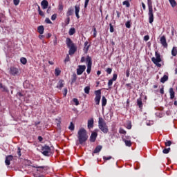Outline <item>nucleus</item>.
<instances>
[{
	"mask_svg": "<svg viewBox=\"0 0 177 177\" xmlns=\"http://www.w3.org/2000/svg\"><path fill=\"white\" fill-rule=\"evenodd\" d=\"M77 138L80 145H82L86 140H88V134L86 133V130H85L84 128L80 129L77 133Z\"/></svg>",
	"mask_w": 177,
	"mask_h": 177,
	"instance_id": "nucleus-1",
	"label": "nucleus"
},
{
	"mask_svg": "<svg viewBox=\"0 0 177 177\" xmlns=\"http://www.w3.org/2000/svg\"><path fill=\"white\" fill-rule=\"evenodd\" d=\"M147 5L149 9V23L150 24H152L153 21H154V15L153 14V2L151 1V0H147Z\"/></svg>",
	"mask_w": 177,
	"mask_h": 177,
	"instance_id": "nucleus-2",
	"label": "nucleus"
},
{
	"mask_svg": "<svg viewBox=\"0 0 177 177\" xmlns=\"http://www.w3.org/2000/svg\"><path fill=\"white\" fill-rule=\"evenodd\" d=\"M66 45L68 48H69V55L71 56V55H74L75 52H77V47H75V44L73 43V41H71V39L66 38Z\"/></svg>",
	"mask_w": 177,
	"mask_h": 177,
	"instance_id": "nucleus-3",
	"label": "nucleus"
},
{
	"mask_svg": "<svg viewBox=\"0 0 177 177\" xmlns=\"http://www.w3.org/2000/svg\"><path fill=\"white\" fill-rule=\"evenodd\" d=\"M151 62L153 63L154 65H156L158 67H161V63L162 62V59H161V55L156 51L155 53V57L151 58Z\"/></svg>",
	"mask_w": 177,
	"mask_h": 177,
	"instance_id": "nucleus-4",
	"label": "nucleus"
},
{
	"mask_svg": "<svg viewBox=\"0 0 177 177\" xmlns=\"http://www.w3.org/2000/svg\"><path fill=\"white\" fill-rule=\"evenodd\" d=\"M86 63L87 65L86 73L87 74H91V71L92 70V58L89 55L86 58Z\"/></svg>",
	"mask_w": 177,
	"mask_h": 177,
	"instance_id": "nucleus-5",
	"label": "nucleus"
},
{
	"mask_svg": "<svg viewBox=\"0 0 177 177\" xmlns=\"http://www.w3.org/2000/svg\"><path fill=\"white\" fill-rule=\"evenodd\" d=\"M95 104L99 105L100 104V99H102V91L100 90H97L95 91Z\"/></svg>",
	"mask_w": 177,
	"mask_h": 177,
	"instance_id": "nucleus-6",
	"label": "nucleus"
},
{
	"mask_svg": "<svg viewBox=\"0 0 177 177\" xmlns=\"http://www.w3.org/2000/svg\"><path fill=\"white\" fill-rule=\"evenodd\" d=\"M41 153L44 156H50V147L48 145L42 147Z\"/></svg>",
	"mask_w": 177,
	"mask_h": 177,
	"instance_id": "nucleus-7",
	"label": "nucleus"
},
{
	"mask_svg": "<svg viewBox=\"0 0 177 177\" xmlns=\"http://www.w3.org/2000/svg\"><path fill=\"white\" fill-rule=\"evenodd\" d=\"M86 70V66L85 65H79L77 68V75H81Z\"/></svg>",
	"mask_w": 177,
	"mask_h": 177,
	"instance_id": "nucleus-8",
	"label": "nucleus"
},
{
	"mask_svg": "<svg viewBox=\"0 0 177 177\" xmlns=\"http://www.w3.org/2000/svg\"><path fill=\"white\" fill-rule=\"evenodd\" d=\"M99 129L103 132V133H108L109 132V127H107V124L104 123V124L98 125Z\"/></svg>",
	"mask_w": 177,
	"mask_h": 177,
	"instance_id": "nucleus-9",
	"label": "nucleus"
},
{
	"mask_svg": "<svg viewBox=\"0 0 177 177\" xmlns=\"http://www.w3.org/2000/svg\"><path fill=\"white\" fill-rule=\"evenodd\" d=\"M160 41L164 48H168V43H167V38L165 35L160 37Z\"/></svg>",
	"mask_w": 177,
	"mask_h": 177,
	"instance_id": "nucleus-10",
	"label": "nucleus"
},
{
	"mask_svg": "<svg viewBox=\"0 0 177 177\" xmlns=\"http://www.w3.org/2000/svg\"><path fill=\"white\" fill-rule=\"evenodd\" d=\"M10 74H11V75H17L19 74V69L15 67H11L10 69Z\"/></svg>",
	"mask_w": 177,
	"mask_h": 177,
	"instance_id": "nucleus-11",
	"label": "nucleus"
},
{
	"mask_svg": "<svg viewBox=\"0 0 177 177\" xmlns=\"http://www.w3.org/2000/svg\"><path fill=\"white\" fill-rule=\"evenodd\" d=\"M80 4L75 5V14L77 19H80Z\"/></svg>",
	"mask_w": 177,
	"mask_h": 177,
	"instance_id": "nucleus-12",
	"label": "nucleus"
},
{
	"mask_svg": "<svg viewBox=\"0 0 177 177\" xmlns=\"http://www.w3.org/2000/svg\"><path fill=\"white\" fill-rule=\"evenodd\" d=\"M89 48H91V44H89V43L88 42V41H86L84 42V52L85 53H88V51L89 50Z\"/></svg>",
	"mask_w": 177,
	"mask_h": 177,
	"instance_id": "nucleus-13",
	"label": "nucleus"
},
{
	"mask_svg": "<svg viewBox=\"0 0 177 177\" xmlns=\"http://www.w3.org/2000/svg\"><path fill=\"white\" fill-rule=\"evenodd\" d=\"M93 124H94V120L93 118H91L88 120L87 122V127L88 129H92L93 128Z\"/></svg>",
	"mask_w": 177,
	"mask_h": 177,
	"instance_id": "nucleus-14",
	"label": "nucleus"
},
{
	"mask_svg": "<svg viewBox=\"0 0 177 177\" xmlns=\"http://www.w3.org/2000/svg\"><path fill=\"white\" fill-rule=\"evenodd\" d=\"M97 138V133L93 132L90 136V142H95Z\"/></svg>",
	"mask_w": 177,
	"mask_h": 177,
	"instance_id": "nucleus-15",
	"label": "nucleus"
},
{
	"mask_svg": "<svg viewBox=\"0 0 177 177\" xmlns=\"http://www.w3.org/2000/svg\"><path fill=\"white\" fill-rule=\"evenodd\" d=\"M41 6L42 9H48V6H49V3L46 0H43L41 2Z\"/></svg>",
	"mask_w": 177,
	"mask_h": 177,
	"instance_id": "nucleus-16",
	"label": "nucleus"
},
{
	"mask_svg": "<svg viewBox=\"0 0 177 177\" xmlns=\"http://www.w3.org/2000/svg\"><path fill=\"white\" fill-rule=\"evenodd\" d=\"M12 160H13V156L12 155L6 156L5 160L6 165H10V161H12Z\"/></svg>",
	"mask_w": 177,
	"mask_h": 177,
	"instance_id": "nucleus-17",
	"label": "nucleus"
},
{
	"mask_svg": "<svg viewBox=\"0 0 177 177\" xmlns=\"http://www.w3.org/2000/svg\"><path fill=\"white\" fill-rule=\"evenodd\" d=\"M122 141L124 142L126 146L128 147H131L132 146V142H131V140H127L125 138L122 137Z\"/></svg>",
	"mask_w": 177,
	"mask_h": 177,
	"instance_id": "nucleus-18",
	"label": "nucleus"
},
{
	"mask_svg": "<svg viewBox=\"0 0 177 177\" xmlns=\"http://www.w3.org/2000/svg\"><path fill=\"white\" fill-rule=\"evenodd\" d=\"M63 86H64V80H60L57 83V88L58 89H62Z\"/></svg>",
	"mask_w": 177,
	"mask_h": 177,
	"instance_id": "nucleus-19",
	"label": "nucleus"
},
{
	"mask_svg": "<svg viewBox=\"0 0 177 177\" xmlns=\"http://www.w3.org/2000/svg\"><path fill=\"white\" fill-rule=\"evenodd\" d=\"M169 95H170V99H174L175 98V91H174L173 88H169Z\"/></svg>",
	"mask_w": 177,
	"mask_h": 177,
	"instance_id": "nucleus-20",
	"label": "nucleus"
},
{
	"mask_svg": "<svg viewBox=\"0 0 177 177\" xmlns=\"http://www.w3.org/2000/svg\"><path fill=\"white\" fill-rule=\"evenodd\" d=\"M102 145H98L95 147V150L93 151V153L95 154L97 153H100V151L102 150Z\"/></svg>",
	"mask_w": 177,
	"mask_h": 177,
	"instance_id": "nucleus-21",
	"label": "nucleus"
},
{
	"mask_svg": "<svg viewBox=\"0 0 177 177\" xmlns=\"http://www.w3.org/2000/svg\"><path fill=\"white\" fill-rule=\"evenodd\" d=\"M37 31L39 33H40L41 35L44 34V26H39L37 28Z\"/></svg>",
	"mask_w": 177,
	"mask_h": 177,
	"instance_id": "nucleus-22",
	"label": "nucleus"
},
{
	"mask_svg": "<svg viewBox=\"0 0 177 177\" xmlns=\"http://www.w3.org/2000/svg\"><path fill=\"white\" fill-rule=\"evenodd\" d=\"M107 104V99H106V97L103 96L102 98V107H104Z\"/></svg>",
	"mask_w": 177,
	"mask_h": 177,
	"instance_id": "nucleus-23",
	"label": "nucleus"
},
{
	"mask_svg": "<svg viewBox=\"0 0 177 177\" xmlns=\"http://www.w3.org/2000/svg\"><path fill=\"white\" fill-rule=\"evenodd\" d=\"M171 55L174 57L177 55V47H173L171 50Z\"/></svg>",
	"mask_w": 177,
	"mask_h": 177,
	"instance_id": "nucleus-24",
	"label": "nucleus"
},
{
	"mask_svg": "<svg viewBox=\"0 0 177 177\" xmlns=\"http://www.w3.org/2000/svg\"><path fill=\"white\" fill-rule=\"evenodd\" d=\"M167 80H168V75H164V76L160 79V82H162V84H164L165 82H166Z\"/></svg>",
	"mask_w": 177,
	"mask_h": 177,
	"instance_id": "nucleus-25",
	"label": "nucleus"
},
{
	"mask_svg": "<svg viewBox=\"0 0 177 177\" xmlns=\"http://www.w3.org/2000/svg\"><path fill=\"white\" fill-rule=\"evenodd\" d=\"M0 89H1L2 92H8V88L6 86H3L2 83H0Z\"/></svg>",
	"mask_w": 177,
	"mask_h": 177,
	"instance_id": "nucleus-26",
	"label": "nucleus"
},
{
	"mask_svg": "<svg viewBox=\"0 0 177 177\" xmlns=\"http://www.w3.org/2000/svg\"><path fill=\"white\" fill-rule=\"evenodd\" d=\"M169 2L172 8L176 6V1L175 0H169Z\"/></svg>",
	"mask_w": 177,
	"mask_h": 177,
	"instance_id": "nucleus-27",
	"label": "nucleus"
},
{
	"mask_svg": "<svg viewBox=\"0 0 177 177\" xmlns=\"http://www.w3.org/2000/svg\"><path fill=\"white\" fill-rule=\"evenodd\" d=\"M60 73H62V71L59 69V68H56L55 70V74L56 77H59V75H60Z\"/></svg>",
	"mask_w": 177,
	"mask_h": 177,
	"instance_id": "nucleus-28",
	"label": "nucleus"
},
{
	"mask_svg": "<svg viewBox=\"0 0 177 177\" xmlns=\"http://www.w3.org/2000/svg\"><path fill=\"white\" fill-rule=\"evenodd\" d=\"M104 124H106V122H104L103 118H99L98 125H103Z\"/></svg>",
	"mask_w": 177,
	"mask_h": 177,
	"instance_id": "nucleus-29",
	"label": "nucleus"
},
{
	"mask_svg": "<svg viewBox=\"0 0 177 177\" xmlns=\"http://www.w3.org/2000/svg\"><path fill=\"white\" fill-rule=\"evenodd\" d=\"M137 104L139 107H143V103L142 102V99L139 98L137 100Z\"/></svg>",
	"mask_w": 177,
	"mask_h": 177,
	"instance_id": "nucleus-30",
	"label": "nucleus"
},
{
	"mask_svg": "<svg viewBox=\"0 0 177 177\" xmlns=\"http://www.w3.org/2000/svg\"><path fill=\"white\" fill-rule=\"evenodd\" d=\"M69 35H74L75 34V28H71L68 32Z\"/></svg>",
	"mask_w": 177,
	"mask_h": 177,
	"instance_id": "nucleus-31",
	"label": "nucleus"
},
{
	"mask_svg": "<svg viewBox=\"0 0 177 177\" xmlns=\"http://www.w3.org/2000/svg\"><path fill=\"white\" fill-rule=\"evenodd\" d=\"M74 10L72 8H68L66 15L67 16H72Z\"/></svg>",
	"mask_w": 177,
	"mask_h": 177,
	"instance_id": "nucleus-32",
	"label": "nucleus"
},
{
	"mask_svg": "<svg viewBox=\"0 0 177 177\" xmlns=\"http://www.w3.org/2000/svg\"><path fill=\"white\" fill-rule=\"evenodd\" d=\"M122 5H124L126 8H129V6H131V4L129 3V1L128 0L123 1Z\"/></svg>",
	"mask_w": 177,
	"mask_h": 177,
	"instance_id": "nucleus-33",
	"label": "nucleus"
},
{
	"mask_svg": "<svg viewBox=\"0 0 177 177\" xmlns=\"http://www.w3.org/2000/svg\"><path fill=\"white\" fill-rule=\"evenodd\" d=\"M90 91H91L90 86H88L84 88V93H86V95H88Z\"/></svg>",
	"mask_w": 177,
	"mask_h": 177,
	"instance_id": "nucleus-34",
	"label": "nucleus"
},
{
	"mask_svg": "<svg viewBox=\"0 0 177 177\" xmlns=\"http://www.w3.org/2000/svg\"><path fill=\"white\" fill-rule=\"evenodd\" d=\"M20 62H21V63H22V64H27V59H26L24 57H21L20 59Z\"/></svg>",
	"mask_w": 177,
	"mask_h": 177,
	"instance_id": "nucleus-35",
	"label": "nucleus"
},
{
	"mask_svg": "<svg viewBox=\"0 0 177 177\" xmlns=\"http://www.w3.org/2000/svg\"><path fill=\"white\" fill-rule=\"evenodd\" d=\"M74 124H73V122H71L70 126L68 127V129H70V131H74Z\"/></svg>",
	"mask_w": 177,
	"mask_h": 177,
	"instance_id": "nucleus-36",
	"label": "nucleus"
},
{
	"mask_svg": "<svg viewBox=\"0 0 177 177\" xmlns=\"http://www.w3.org/2000/svg\"><path fill=\"white\" fill-rule=\"evenodd\" d=\"M169 151H171V148H167V149H163L162 153H164V154H168Z\"/></svg>",
	"mask_w": 177,
	"mask_h": 177,
	"instance_id": "nucleus-37",
	"label": "nucleus"
},
{
	"mask_svg": "<svg viewBox=\"0 0 177 177\" xmlns=\"http://www.w3.org/2000/svg\"><path fill=\"white\" fill-rule=\"evenodd\" d=\"M75 81H77V75L73 74V78H72V84H74V82H75Z\"/></svg>",
	"mask_w": 177,
	"mask_h": 177,
	"instance_id": "nucleus-38",
	"label": "nucleus"
},
{
	"mask_svg": "<svg viewBox=\"0 0 177 177\" xmlns=\"http://www.w3.org/2000/svg\"><path fill=\"white\" fill-rule=\"evenodd\" d=\"M119 133L121 134L125 135V133H127V131L124 129L120 128L119 129Z\"/></svg>",
	"mask_w": 177,
	"mask_h": 177,
	"instance_id": "nucleus-39",
	"label": "nucleus"
},
{
	"mask_svg": "<svg viewBox=\"0 0 177 177\" xmlns=\"http://www.w3.org/2000/svg\"><path fill=\"white\" fill-rule=\"evenodd\" d=\"M111 156H103L104 161H109V160H111Z\"/></svg>",
	"mask_w": 177,
	"mask_h": 177,
	"instance_id": "nucleus-40",
	"label": "nucleus"
},
{
	"mask_svg": "<svg viewBox=\"0 0 177 177\" xmlns=\"http://www.w3.org/2000/svg\"><path fill=\"white\" fill-rule=\"evenodd\" d=\"M125 26L127 27V28H131V21H128L127 22H126Z\"/></svg>",
	"mask_w": 177,
	"mask_h": 177,
	"instance_id": "nucleus-41",
	"label": "nucleus"
},
{
	"mask_svg": "<svg viewBox=\"0 0 177 177\" xmlns=\"http://www.w3.org/2000/svg\"><path fill=\"white\" fill-rule=\"evenodd\" d=\"M73 102H74L75 106H78L80 104V102L78 101V99H77V98H74Z\"/></svg>",
	"mask_w": 177,
	"mask_h": 177,
	"instance_id": "nucleus-42",
	"label": "nucleus"
},
{
	"mask_svg": "<svg viewBox=\"0 0 177 177\" xmlns=\"http://www.w3.org/2000/svg\"><path fill=\"white\" fill-rule=\"evenodd\" d=\"M110 32H114V26L111 24H109Z\"/></svg>",
	"mask_w": 177,
	"mask_h": 177,
	"instance_id": "nucleus-43",
	"label": "nucleus"
},
{
	"mask_svg": "<svg viewBox=\"0 0 177 177\" xmlns=\"http://www.w3.org/2000/svg\"><path fill=\"white\" fill-rule=\"evenodd\" d=\"M165 146L168 147V146H171L172 145V142L169 141V140H167V142L165 143Z\"/></svg>",
	"mask_w": 177,
	"mask_h": 177,
	"instance_id": "nucleus-44",
	"label": "nucleus"
},
{
	"mask_svg": "<svg viewBox=\"0 0 177 177\" xmlns=\"http://www.w3.org/2000/svg\"><path fill=\"white\" fill-rule=\"evenodd\" d=\"M117 77H118L117 74L115 73V74L113 75V78L111 79V80L112 81H117Z\"/></svg>",
	"mask_w": 177,
	"mask_h": 177,
	"instance_id": "nucleus-45",
	"label": "nucleus"
},
{
	"mask_svg": "<svg viewBox=\"0 0 177 177\" xmlns=\"http://www.w3.org/2000/svg\"><path fill=\"white\" fill-rule=\"evenodd\" d=\"M57 17V15L54 14L51 16V20L55 21L56 20Z\"/></svg>",
	"mask_w": 177,
	"mask_h": 177,
	"instance_id": "nucleus-46",
	"label": "nucleus"
},
{
	"mask_svg": "<svg viewBox=\"0 0 177 177\" xmlns=\"http://www.w3.org/2000/svg\"><path fill=\"white\" fill-rule=\"evenodd\" d=\"M112 71H113V69H111V68H108L106 70V72L107 73V74H111Z\"/></svg>",
	"mask_w": 177,
	"mask_h": 177,
	"instance_id": "nucleus-47",
	"label": "nucleus"
},
{
	"mask_svg": "<svg viewBox=\"0 0 177 177\" xmlns=\"http://www.w3.org/2000/svg\"><path fill=\"white\" fill-rule=\"evenodd\" d=\"M13 2H14V5H15V6H17V5L20 3V0H13Z\"/></svg>",
	"mask_w": 177,
	"mask_h": 177,
	"instance_id": "nucleus-48",
	"label": "nucleus"
},
{
	"mask_svg": "<svg viewBox=\"0 0 177 177\" xmlns=\"http://www.w3.org/2000/svg\"><path fill=\"white\" fill-rule=\"evenodd\" d=\"M33 168H37L38 169H44L45 167L44 166H32Z\"/></svg>",
	"mask_w": 177,
	"mask_h": 177,
	"instance_id": "nucleus-49",
	"label": "nucleus"
},
{
	"mask_svg": "<svg viewBox=\"0 0 177 177\" xmlns=\"http://www.w3.org/2000/svg\"><path fill=\"white\" fill-rule=\"evenodd\" d=\"M45 21L47 23V24H52V21L50 19H49V18H46Z\"/></svg>",
	"mask_w": 177,
	"mask_h": 177,
	"instance_id": "nucleus-50",
	"label": "nucleus"
},
{
	"mask_svg": "<svg viewBox=\"0 0 177 177\" xmlns=\"http://www.w3.org/2000/svg\"><path fill=\"white\" fill-rule=\"evenodd\" d=\"M38 12H39V15L41 16V17H45V14L42 12V10H39Z\"/></svg>",
	"mask_w": 177,
	"mask_h": 177,
	"instance_id": "nucleus-51",
	"label": "nucleus"
},
{
	"mask_svg": "<svg viewBox=\"0 0 177 177\" xmlns=\"http://www.w3.org/2000/svg\"><path fill=\"white\" fill-rule=\"evenodd\" d=\"M113 80H112L111 79L109 80L108 82V86H111V85H113Z\"/></svg>",
	"mask_w": 177,
	"mask_h": 177,
	"instance_id": "nucleus-52",
	"label": "nucleus"
},
{
	"mask_svg": "<svg viewBox=\"0 0 177 177\" xmlns=\"http://www.w3.org/2000/svg\"><path fill=\"white\" fill-rule=\"evenodd\" d=\"M88 3H89V0H85V2H84L85 8H88Z\"/></svg>",
	"mask_w": 177,
	"mask_h": 177,
	"instance_id": "nucleus-53",
	"label": "nucleus"
},
{
	"mask_svg": "<svg viewBox=\"0 0 177 177\" xmlns=\"http://www.w3.org/2000/svg\"><path fill=\"white\" fill-rule=\"evenodd\" d=\"M149 39H150V36L149 35H145L144 37V41H149Z\"/></svg>",
	"mask_w": 177,
	"mask_h": 177,
	"instance_id": "nucleus-54",
	"label": "nucleus"
},
{
	"mask_svg": "<svg viewBox=\"0 0 177 177\" xmlns=\"http://www.w3.org/2000/svg\"><path fill=\"white\" fill-rule=\"evenodd\" d=\"M67 62H70V56L67 55L65 60L64 63H67Z\"/></svg>",
	"mask_w": 177,
	"mask_h": 177,
	"instance_id": "nucleus-55",
	"label": "nucleus"
},
{
	"mask_svg": "<svg viewBox=\"0 0 177 177\" xmlns=\"http://www.w3.org/2000/svg\"><path fill=\"white\" fill-rule=\"evenodd\" d=\"M17 154L19 157L21 156V149H20V147L18 148Z\"/></svg>",
	"mask_w": 177,
	"mask_h": 177,
	"instance_id": "nucleus-56",
	"label": "nucleus"
},
{
	"mask_svg": "<svg viewBox=\"0 0 177 177\" xmlns=\"http://www.w3.org/2000/svg\"><path fill=\"white\" fill-rule=\"evenodd\" d=\"M67 92H68L67 88H64V96L65 97H66V96H67Z\"/></svg>",
	"mask_w": 177,
	"mask_h": 177,
	"instance_id": "nucleus-57",
	"label": "nucleus"
},
{
	"mask_svg": "<svg viewBox=\"0 0 177 177\" xmlns=\"http://www.w3.org/2000/svg\"><path fill=\"white\" fill-rule=\"evenodd\" d=\"M160 93H161V95H164V86H162V87L160 88Z\"/></svg>",
	"mask_w": 177,
	"mask_h": 177,
	"instance_id": "nucleus-58",
	"label": "nucleus"
},
{
	"mask_svg": "<svg viewBox=\"0 0 177 177\" xmlns=\"http://www.w3.org/2000/svg\"><path fill=\"white\" fill-rule=\"evenodd\" d=\"M65 23H66V26L70 24V19L67 18L66 20L65 21Z\"/></svg>",
	"mask_w": 177,
	"mask_h": 177,
	"instance_id": "nucleus-59",
	"label": "nucleus"
},
{
	"mask_svg": "<svg viewBox=\"0 0 177 177\" xmlns=\"http://www.w3.org/2000/svg\"><path fill=\"white\" fill-rule=\"evenodd\" d=\"M147 125L148 126L153 125V121L147 122Z\"/></svg>",
	"mask_w": 177,
	"mask_h": 177,
	"instance_id": "nucleus-60",
	"label": "nucleus"
},
{
	"mask_svg": "<svg viewBox=\"0 0 177 177\" xmlns=\"http://www.w3.org/2000/svg\"><path fill=\"white\" fill-rule=\"evenodd\" d=\"M59 10H63V5L59 4Z\"/></svg>",
	"mask_w": 177,
	"mask_h": 177,
	"instance_id": "nucleus-61",
	"label": "nucleus"
},
{
	"mask_svg": "<svg viewBox=\"0 0 177 177\" xmlns=\"http://www.w3.org/2000/svg\"><path fill=\"white\" fill-rule=\"evenodd\" d=\"M142 6L143 10H146V5H145V3H142Z\"/></svg>",
	"mask_w": 177,
	"mask_h": 177,
	"instance_id": "nucleus-62",
	"label": "nucleus"
},
{
	"mask_svg": "<svg viewBox=\"0 0 177 177\" xmlns=\"http://www.w3.org/2000/svg\"><path fill=\"white\" fill-rule=\"evenodd\" d=\"M81 63H84L85 62V57H82L80 60Z\"/></svg>",
	"mask_w": 177,
	"mask_h": 177,
	"instance_id": "nucleus-63",
	"label": "nucleus"
},
{
	"mask_svg": "<svg viewBox=\"0 0 177 177\" xmlns=\"http://www.w3.org/2000/svg\"><path fill=\"white\" fill-rule=\"evenodd\" d=\"M117 13V17L120 18V16H121V12L116 11Z\"/></svg>",
	"mask_w": 177,
	"mask_h": 177,
	"instance_id": "nucleus-64",
	"label": "nucleus"
}]
</instances>
